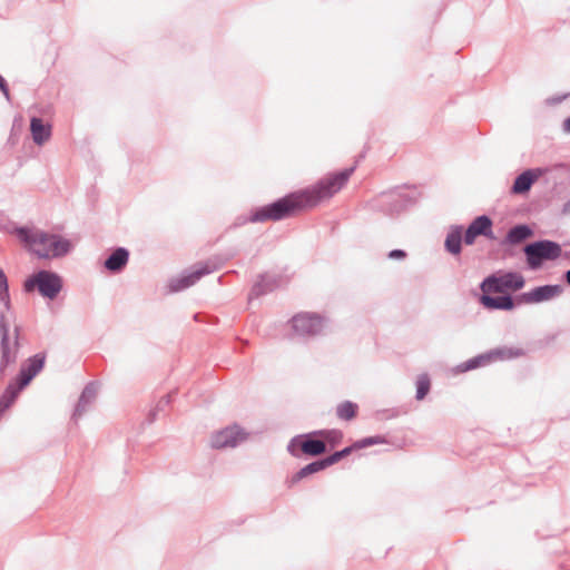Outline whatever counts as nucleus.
Instances as JSON below:
<instances>
[{"mask_svg":"<svg viewBox=\"0 0 570 570\" xmlns=\"http://www.w3.org/2000/svg\"><path fill=\"white\" fill-rule=\"evenodd\" d=\"M353 171L354 168H348L330 174L308 188L291 193L272 204L258 207L252 212L249 220L252 223L277 222L313 208L338 193L347 184Z\"/></svg>","mask_w":570,"mask_h":570,"instance_id":"obj_1","label":"nucleus"},{"mask_svg":"<svg viewBox=\"0 0 570 570\" xmlns=\"http://www.w3.org/2000/svg\"><path fill=\"white\" fill-rule=\"evenodd\" d=\"M17 235L33 254L41 258L63 256L71 248L68 239L37 228H19Z\"/></svg>","mask_w":570,"mask_h":570,"instance_id":"obj_2","label":"nucleus"},{"mask_svg":"<svg viewBox=\"0 0 570 570\" xmlns=\"http://www.w3.org/2000/svg\"><path fill=\"white\" fill-rule=\"evenodd\" d=\"M23 287L26 292L37 288L43 297L55 299L62 288V281L55 273L40 271L26 279Z\"/></svg>","mask_w":570,"mask_h":570,"instance_id":"obj_3","label":"nucleus"},{"mask_svg":"<svg viewBox=\"0 0 570 570\" xmlns=\"http://www.w3.org/2000/svg\"><path fill=\"white\" fill-rule=\"evenodd\" d=\"M19 327H16L13 334H10L9 324L3 314L0 315V368L14 363L19 352Z\"/></svg>","mask_w":570,"mask_h":570,"instance_id":"obj_4","label":"nucleus"},{"mask_svg":"<svg viewBox=\"0 0 570 570\" xmlns=\"http://www.w3.org/2000/svg\"><path fill=\"white\" fill-rule=\"evenodd\" d=\"M527 263L531 269H538L543 261H553L561 255V246L551 240H538L524 247Z\"/></svg>","mask_w":570,"mask_h":570,"instance_id":"obj_5","label":"nucleus"},{"mask_svg":"<svg viewBox=\"0 0 570 570\" xmlns=\"http://www.w3.org/2000/svg\"><path fill=\"white\" fill-rule=\"evenodd\" d=\"M524 284V277L520 273L507 272L487 277L481 284V289L483 293L515 292L523 288Z\"/></svg>","mask_w":570,"mask_h":570,"instance_id":"obj_6","label":"nucleus"},{"mask_svg":"<svg viewBox=\"0 0 570 570\" xmlns=\"http://www.w3.org/2000/svg\"><path fill=\"white\" fill-rule=\"evenodd\" d=\"M291 325L299 336H314L323 331L325 320L318 314L303 312L292 317Z\"/></svg>","mask_w":570,"mask_h":570,"instance_id":"obj_7","label":"nucleus"},{"mask_svg":"<svg viewBox=\"0 0 570 570\" xmlns=\"http://www.w3.org/2000/svg\"><path fill=\"white\" fill-rule=\"evenodd\" d=\"M314 432L309 434L297 435L291 440L287 445L288 452L294 456L301 453L317 456L326 451V444L323 440L313 439Z\"/></svg>","mask_w":570,"mask_h":570,"instance_id":"obj_8","label":"nucleus"},{"mask_svg":"<svg viewBox=\"0 0 570 570\" xmlns=\"http://www.w3.org/2000/svg\"><path fill=\"white\" fill-rule=\"evenodd\" d=\"M218 266L213 262L202 263L197 268L186 275L171 279L169 287L171 292H179L198 282L203 276L215 272Z\"/></svg>","mask_w":570,"mask_h":570,"instance_id":"obj_9","label":"nucleus"},{"mask_svg":"<svg viewBox=\"0 0 570 570\" xmlns=\"http://www.w3.org/2000/svg\"><path fill=\"white\" fill-rule=\"evenodd\" d=\"M245 439L246 433L239 426H228L212 436V446L215 449L234 448Z\"/></svg>","mask_w":570,"mask_h":570,"instance_id":"obj_10","label":"nucleus"},{"mask_svg":"<svg viewBox=\"0 0 570 570\" xmlns=\"http://www.w3.org/2000/svg\"><path fill=\"white\" fill-rule=\"evenodd\" d=\"M45 365V356L36 354L24 363L16 382V389H19V393L30 383V381L42 370Z\"/></svg>","mask_w":570,"mask_h":570,"instance_id":"obj_11","label":"nucleus"},{"mask_svg":"<svg viewBox=\"0 0 570 570\" xmlns=\"http://www.w3.org/2000/svg\"><path fill=\"white\" fill-rule=\"evenodd\" d=\"M562 293L560 285H543L532 288L520 295V302L525 304H538L550 301Z\"/></svg>","mask_w":570,"mask_h":570,"instance_id":"obj_12","label":"nucleus"},{"mask_svg":"<svg viewBox=\"0 0 570 570\" xmlns=\"http://www.w3.org/2000/svg\"><path fill=\"white\" fill-rule=\"evenodd\" d=\"M478 236H484L490 239L494 238L492 230V220L485 216L476 217L465 230L463 240L466 245H472Z\"/></svg>","mask_w":570,"mask_h":570,"instance_id":"obj_13","label":"nucleus"},{"mask_svg":"<svg viewBox=\"0 0 570 570\" xmlns=\"http://www.w3.org/2000/svg\"><path fill=\"white\" fill-rule=\"evenodd\" d=\"M522 355L521 350H513V348H500L492 351L484 355H479L476 357H473L465 362L464 370H473L481 365H485L492 360H505V358H513Z\"/></svg>","mask_w":570,"mask_h":570,"instance_id":"obj_14","label":"nucleus"},{"mask_svg":"<svg viewBox=\"0 0 570 570\" xmlns=\"http://www.w3.org/2000/svg\"><path fill=\"white\" fill-rule=\"evenodd\" d=\"M30 131L35 144L41 146L51 138L52 126L49 122H43L41 118L32 117L30 120Z\"/></svg>","mask_w":570,"mask_h":570,"instance_id":"obj_15","label":"nucleus"},{"mask_svg":"<svg viewBox=\"0 0 570 570\" xmlns=\"http://www.w3.org/2000/svg\"><path fill=\"white\" fill-rule=\"evenodd\" d=\"M481 304L488 309L511 311L514 308V302L511 296H490L482 295Z\"/></svg>","mask_w":570,"mask_h":570,"instance_id":"obj_16","label":"nucleus"},{"mask_svg":"<svg viewBox=\"0 0 570 570\" xmlns=\"http://www.w3.org/2000/svg\"><path fill=\"white\" fill-rule=\"evenodd\" d=\"M129 253L126 248H117L105 262V267L112 272H120L128 263Z\"/></svg>","mask_w":570,"mask_h":570,"instance_id":"obj_17","label":"nucleus"},{"mask_svg":"<svg viewBox=\"0 0 570 570\" xmlns=\"http://www.w3.org/2000/svg\"><path fill=\"white\" fill-rule=\"evenodd\" d=\"M278 286L279 281L276 277L267 274L262 275L259 279L254 284L249 298L273 292Z\"/></svg>","mask_w":570,"mask_h":570,"instance_id":"obj_18","label":"nucleus"},{"mask_svg":"<svg viewBox=\"0 0 570 570\" xmlns=\"http://www.w3.org/2000/svg\"><path fill=\"white\" fill-rule=\"evenodd\" d=\"M531 236L532 229L528 225H517L508 232L505 238L503 239V244L518 245Z\"/></svg>","mask_w":570,"mask_h":570,"instance_id":"obj_19","label":"nucleus"},{"mask_svg":"<svg viewBox=\"0 0 570 570\" xmlns=\"http://www.w3.org/2000/svg\"><path fill=\"white\" fill-rule=\"evenodd\" d=\"M331 466V463L328 461V458H324L322 460H318V461H314L312 463H308L307 465H305L304 468H302L292 479V482H298L301 481L302 479L313 474V473H316V472H320L326 468Z\"/></svg>","mask_w":570,"mask_h":570,"instance_id":"obj_20","label":"nucleus"},{"mask_svg":"<svg viewBox=\"0 0 570 570\" xmlns=\"http://www.w3.org/2000/svg\"><path fill=\"white\" fill-rule=\"evenodd\" d=\"M538 175H535L532 170H525L520 174L512 186V191L514 194H523L528 191L532 184L537 180Z\"/></svg>","mask_w":570,"mask_h":570,"instance_id":"obj_21","label":"nucleus"},{"mask_svg":"<svg viewBox=\"0 0 570 570\" xmlns=\"http://www.w3.org/2000/svg\"><path fill=\"white\" fill-rule=\"evenodd\" d=\"M461 243H462V227L454 226L448 233L445 238V248L449 253L453 255H459L461 253Z\"/></svg>","mask_w":570,"mask_h":570,"instance_id":"obj_22","label":"nucleus"},{"mask_svg":"<svg viewBox=\"0 0 570 570\" xmlns=\"http://www.w3.org/2000/svg\"><path fill=\"white\" fill-rule=\"evenodd\" d=\"M97 395V390L94 384H89L85 387L79 399V402L75 410V416H80L82 412L86 411L87 405H89Z\"/></svg>","mask_w":570,"mask_h":570,"instance_id":"obj_23","label":"nucleus"},{"mask_svg":"<svg viewBox=\"0 0 570 570\" xmlns=\"http://www.w3.org/2000/svg\"><path fill=\"white\" fill-rule=\"evenodd\" d=\"M19 395V389L16 384L9 383L2 395L0 396V419L4 412L14 403Z\"/></svg>","mask_w":570,"mask_h":570,"instance_id":"obj_24","label":"nucleus"},{"mask_svg":"<svg viewBox=\"0 0 570 570\" xmlns=\"http://www.w3.org/2000/svg\"><path fill=\"white\" fill-rule=\"evenodd\" d=\"M358 405L351 401H344L336 406V416L342 421H351L357 415Z\"/></svg>","mask_w":570,"mask_h":570,"instance_id":"obj_25","label":"nucleus"},{"mask_svg":"<svg viewBox=\"0 0 570 570\" xmlns=\"http://www.w3.org/2000/svg\"><path fill=\"white\" fill-rule=\"evenodd\" d=\"M387 440L382 435L367 436L354 442V448L364 449L376 444H386Z\"/></svg>","mask_w":570,"mask_h":570,"instance_id":"obj_26","label":"nucleus"},{"mask_svg":"<svg viewBox=\"0 0 570 570\" xmlns=\"http://www.w3.org/2000/svg\"><path fill=\"white\" fill-rule=\"evenodd\" d=\"M430 379L426 374H422L416 380V399L423 400L430 391Z\"/></svg>","mask_w":570,"mask_h":570,"instance_id":"obj_27","label":"nucleus"},{"mask_svg":"<svg viewBox=\"0 0 570 570\" xmlns=\"http://www.w3.org/2000/svg\"><path fill=\"white\" fill-rule=\"evenodd\" d=\"M314 434H318L320 436H323L326 441H328L331 444H336L342 441L343 433L340 430H330V431H316Z\"/></svg>","mask_w":570,"mask_h":570,"instance_id":"obj_28","label":"nucleus"},{"mask_svg":"<svg viewBox=\"0 0 570 570\" xmlns=\"http://www.w3.org/2000/svg\"><path fill=\"white\" fill-rule=\"evenodd\" d=\"M354 450H357L356 448H354V443L351 445V446H347L341 451H336L334 452L333 454L328 455V461L331 463V465L337 463L338 461H341L343 458L347 456L348 454L352 453V451Z\"/></svg>","mask_w":570,"mask_h":570,"instance_id":"obj_29","label":"nucleus"},{"mask_svg":"<svg viewBox=\"0 0 570 570\" xmlns=\"http://www.w3.org/2000/svg\"><path fill=\"white\" fill-rule=\"evenodd\" d=\"M0 301L4 302L6 305H8V303H9L7 277L1 268H0Z\"/></svg>","mask_w":570,"mask_h":570,"instance_id":"obj_30","label":"nucleus"},{"mask_svg":"<svg viewBox=\"0 0 570 570\" xmlns=\"http://www.w3.org/2000/svg\"><path fill=\"white\" fill-rule=\"evenodd\" d=\"M406 256V253L402 249H393L389 253V258L402 259Z\"/></svg>","mask_w":570,"mask_h":570,"instance_id":"obj_31","label":"nucleus"},{"mask_svg":"<svg viewBox=\"0 0 570 570\" xmlns=\"http://www.w3.org/2000/svg\"><path fill=\"white\" fill-rule=\"evenodd\" d=\"M0 90L3 92L7 99L10 98V92L6 80L0 76Z\"/></svg>","mask_w":570,"mask_h":570,"instance_id":"obj_32","label":"nucleus"},{"mask_svg":"<svg viewBox=\"0 0 570 570\" xmlns=\"http://www.w3.org/2000/svg\"><path fill=\"white\" fill-rule=\"evenodd\" d=\"M563 129L564 131H570V117L564 120Z\"/></svg>","mask_w":570,"mask_h":570,"instance_id":"obj_33","label":"nucleus"},{"mask_svg":"<svg viewBox=\"0 0 570 570\" xmlns=\"http://www.w3.org/2000/svg\"><path fill=\"white\" fill-rule=\"evenodd\" d=\"M566 281L570 285V269L566 273Z\"/></svg>","mask_w":570,"mask_h":570,"instance_id":"obj_34","label":"nucleus"}]
</instances>
